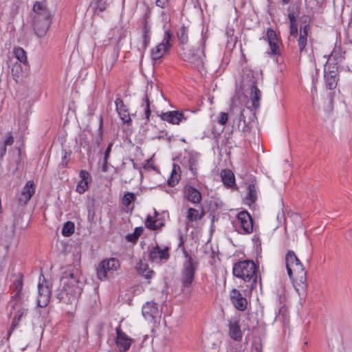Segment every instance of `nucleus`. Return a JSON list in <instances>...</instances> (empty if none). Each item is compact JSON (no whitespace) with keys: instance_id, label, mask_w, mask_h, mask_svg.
<instances>
[{"instance_id":"1","label":"nucleus","mask_w":352,"mask_h":352,"mask_svg":"<svg viewBox=\"0 0 352 352\" xmlns=\"http://www.w3.org/2000/svg\"><path fill=\"white\" fill-rule=\"evenodd\" d=\"M61 283L63 287L57 294L58 298L65 304L74 302L80 294L82 287L78 271L77 270L65 271L61 278Z\"/></svg>"},{"instance_id":"2","label":"nucleus","mask_w":352,"mask_h":352,"mask_svg":"<svg viewBox=\"0 0 352 352\" xmlns=\"http://www.w3.org/2000/svg\"><path fill=\"white\" fill-rule=\"evenodd\" d=\"M23 287L22 280L16 278L10 286L12 291V299L11 314L13 316V324L15 326L28 313V305L22 298L21 289Z\"/></svg>"},{"instance_id":"3","label":"nucleus","mask_w":352,"mask_h":352,"mask_svg":"<svg viewBox=\"0 0 352 352\" xmlns=\"http://www.w3.org/2000/svg\"><path fill=\"white\" fill-rule=\"evenodd\" d=\"M285 262L289 278L297 283H305L306 281L305 270L293 251H288L285 256Z\"/></svg>"},{"instance_id":"4","label":"nucleus","mask_w":352,"mask_h":352,"mask_svg":"<svg viewBox=\"0 0 352 352\" xmlns=\"http://www.w3.org/2000/svg\"><path fill=\"white\" fill-rule=\"evenodd\" d=\"M186 261L184 262L181 271L180 282L182 283V291L183 293L189 292L191 287L197 267V263L193 260L192 256L184 251Z\"/></svg>"},{"instance_id":"5","label":"nucleus","mask_w":352,"mask_h":352,"mask_svg":"<svg viewBox=\"0 0 352 352\" xmlns=\"http://www.w3.org/2000/svg\"><path fill=\"white\" fill-rule=\"evenodd\" d=\"M233 275L244 281H252V287L256 282V266L254 261L245 260L237 262L232 269Z\"/></svg>"},{"instance_id":"6","label":"nucleus","mask_w":352,"mask_h":352,"mask_svg":"<svg viewBox=\"0 0 352 352\" xmlns=\"http://www.w3.org/2000/svg\"><path fill=\"white\" fill-rule=\"evenodd\" d=\"M206 38L201 37L196 46L184 52L182 54V59L190 63L196 68H200L204 65L205 56Z\"/></svg>"},{"instance_id":"7","label":"nucleus","mask_w":352,"mask_h":352,"mask_svg":"<svg viewBox=\"0 0 352 352\" xmlns=\"http://www.w3.org/2000/svg\"><path fill=\"white\" fill-rule=\"evenodd\" d=\"M173 35L170 30H166L161 43L151 50L150 56L154 66L159 65L162 58L168 53L173 45Z\"/></svg>"},{"instance_id":"8","label":"nucleus","mask_w":352,"mask_h":352,"mask_svg":"<svg viewBox=\"0 0 352 352\" xmlns=\"http://www.w3.org/2000/svg\"><path fill=\"white\" fill-rule=\"evenodd\" d=\"M120 267V263L118 259L116 258L104 259L97 268V277L100 280L110 278L115 275Z\"/></svg>"},{"instance_id":"9","label":"nucleus","mask_w":352,"mask_h":352,"mask_svg":"<svg viewBox=\"0 0 352 352\" xmlns=\"http://www.w3.org/2000/svg\"><path fill=\"white\" fill-rule=\"evenodd\" d=\"M234 226L241 234H250L253 232V220L248 211L238 213L234 221Z\"/></svg>"},{"instance_id":"10","label":"nucleus","mask_w":352,"mask_h":352,"mask_svg":"<svg viewBox=\"0 0 352 352\" xmlns=\"http://www.w3.org/2000/svg\"><path fill=\"white\" fill-rule=\"evenodd\" d=\"M116 344L120 352L127 351L133 342V339L129 337L119 326L116 328Z\"/></svg>"},{"instance_id":"11","label":"nucleus","mask_w":352,"mask_h":352,"mask_svg":"<svg viewBox=\"0 0 352 352\" xmlns=\"http://www.w3.org/2000/svg\"><path fill=\"white\" fill-rule=\"evenodd\" d=\"M185 200L194 205H198L202 200V195L199 190L190 185H186L183 190Z\"/></svg>"},{"instance_id":"12","label":"nucleus","mask_w":352,"mask_h":352,"mask_svg":"<svg viewBox=\"0 0 352 352\" xmlns=\"http://www.w3.org/2000/svg\"><path fill=\"white\" fill-rule=\"evenodd\" d=\"M51 18L52 16L41 17L39 19L34 18V28L38 36L42 37L46 34L51 24Z\"/></svg>"},{"instance_id":"13","label":"nucleus","mask_w":352,"mask_h":352,"mask_svg":"<svg viewBox=\"0 0 352 352\" xmlns=\"http://www.w3.org/2000/svg\"><path fill=\"white\" fill-rule=\"evenodd\" d=\"M36 191V185L32 180L28 181L23 188L18 200L19 204L25 205L34 195Z\"/></svg>"},{"instance_id":"14","label":"nucleus","mask_w":352,"mask_h":352,"mask_svg":"<svg viewBox=\"0 0 352 352\" xmlns=\"http://www.w3.org/2000/svg\"><path fill=\"white\" fill-rule=\"evenodd\" d=\"M230 298L233 306L239 311H244L247 308V300L243 297L241 292L236 289L230 291Z\"/></svg>"},{"instance_id":"15","label":"nucleus","mask_w":352,"mask_h":352,"mask_svg":"<svg viewBox=\"0 0 352 352\" xmlns=\"http://www.w3.org/2000/svg\"><path fill=\"white\" fill-rule=\"evenodd\" d=\"M140 32L142 42L138 50L143 53L148 46L151 38V27L146 19H144L142 22Z\"/></svg>"},{"instance_id":"16","label":"nucleus","mask_w":352,"mask_h":352,"mask_svg":"<svg viewBox=\"0 0 352 352\" xmlns=\"http://www.w3.org/2000/svg\"><path fill=\"white\" fill-rule=\"evenodd\" d=\"M337 66L329 67L328 65H324V78L326 85L329 89L335 88L337 85Z\"/></svg>"},{"instance_id":"17","label":"nucleus","mask_w":352,"mask_h":352,"mask_svg":"<svg viewBox=\"0 0 352 352\" xmlns=\"http://www.w3.org/2000/svg\"><path fill=\"white\" fill-rule=\"evenodd\" d=\"M169 257L168 248H160L158 245L154 247L149 253V258L153 263H160L167 260Z\"/></svg>"},{"instance_id":"18","label":"nucleus","mask_w":352,"mask_h":352,"mask_svg":"<svg viewBox=\"0 0 352 352\" xmlns=\"http://www.w3.org/2000/svg\"><path fill=\"white\" fill-rule=\"evenodd\" d=\"M162 120L168 122L172 124H179L183 120H186V118L184 113L179 111H170L166 113H162L160 115Z\"/></svg>"},{"instance_id":"19","label":"nucleus","mask_w":352,"mask_h":352,"mask_svg":"<svg viewBox=\"0 0 352 352\" xmlns=\"http://www.w3.org/2000/svg\"><path fill=\"white\" fill-rule=\"evenodd\" d=\"M267 37L272 54L274 55L280 54V42L278 41L275 31L269 28L267 31Z\"/></svg>"},{"instance_id":"20","label":"nucleus","mask_w":352,"mask_h":352,"mask_svg":"<svg viewBox=\"0 0 352 352\" xmlns=\"http://www.w3.org/2000/svg\"><path fill=\"white\" fill-rule=\"evenodd\" d=\"M115 104L116 111L123 123L130 124L131 123L130 114L122 100L120 97L116 98Z\"/></svg>"},{"instance_id":"21","label":"nucleus","mask_w":352,"mask_h":352,"mask_svg":"<svg viewBox=\"0 0 352 352\" xmlns=\"http://www.w3.org/2000/svg\"><path fill=\"white\" fill-rule=\"evenodd\" d=\"M79 177L80 180L76 186V191L80 194H83L89 188V184L91 182V177L90 174L85 170H82L80 172Z\"/></svg>"},{"instance_id":"22","label":"nucleus","mask_w":352,"mask_h":352,"mask_svg":"<svg viewBox=\"0 0 352 352\" xmlns=\"http://www.w3.org/2000/svg\"><path fill=\"white\" fill-rule=\"evenodd\" d=\"M51 290L47 285H38V305L41 307L47 306L50 301Z\"/></svg>"},{"instance_id":"23","label":"nucleus","mask_w":352,"mask_h":352,"mask_svg":"<svg viewBox=\"0 0 352 352\" xmlns=\"http://www.w3.org/2000/svg\"><path fill=\"white\" fill-rule=\"evenodd\" d=\"M143 316L147 319H153L159 314L157 305L153 302H148L143 305L142 309Z\"/></svg>"},{"instance_id":"24","label":"nucleus","mask_w":352,"mask_h":352,"mask_svg":"<svg viewBox=\"0 0 352 352\" xmlns=\"http://www.w3.org/2000/svg\"><path fill=\"white\" fill-rule=\"evenodd\" d=\"M228 333L230 337L235 341H241L242 340L243 333L238 320L230 322Z\"/></svg>"},{"instance_id":"25","label":"nucleus","mask_w":352,"mask_h":352,"mask_svg":"<svg viewBox=\"0 0 352 352\" xmlns=\"http://www.w3.org/2000/svg\"><path fill=\"white\" fill-rule=\"evenodd\" d=\"M309 30V25H305L300 30V35L298 39V46L300 52V56L305 51V47L307 44L308 32Z\"/></svg>"},{"instance_id":"26","label":"nucleus","mask_w":352,"mask_h":352,"mask_svg":"<svg viewBox=\"0 0 352 352\" xmlns=\"http://www.w3.org/2000/svg\"><path fill=\"white\" fill-rule=\"evenodd\" d=\"M343 58L344 57L340 49L336 47L329 56L324 65H328L329 67L337 66L338 67V64L342 62Z\"/></svg>"},{"instance_id":"27","label":"nucleus","mask_w":352,"mask_h":352,"mask_svg":"<svg viewBox=\"0 0 352 352\" xmlns=\"http://www.w3.org/2000/svg\"><path fill=\"white\" fill-rule=\"evenodd\" d=\"M33 10L34 12V18L39 19L41 17H49L51 16V14L47 8L45 2H36L34 5Z\"/></svg>"},{"instance_id":"28","label":"nucleus","mask_w":352,"mask_h":352,"mask_svg":"<svg viewBox=\"0 0 352 352\" xmlns=\"http://www.w3.org/2000/svg\"><path fill=\"white\" fill-rule=\"evenodd\" d=\"M27 69L28 67H24L23 63L19 62L14 63L11 68V73L14 80L16 82H19V80H21L23 75L24 71Z\"/></svg>"},{"instance_id":"29","label":"nucleus","mask_w":352,"mask_h":352,"mask_svg":"<svg viewBox=\"0 0 352 352\" xmlns=\"http://www.w3.org/2000/svg\"><path fill=\"white\" fill-rule=\"evenodd\" d=\"M221 177L226 186L232 188L235 186L234 175L230 170H223L221 173Z\"/></svg>"},{"instance_id":"30","label":"nucleus","mask_w":352,"mask_h":352,"mask_svg":"<svg viewBox=\"0 0 352 352\" xmlns=\"http://www.w3.org/2000/svg\"><path fill=\"white\" fill-rule=\"evenodd\" d=\"M203 209L189 208L186 212V219L189 222H194L200 220L204 217Z\"/></svg>"},{"instance_id":"31","label":"nucleus","mask_w":352,"mask_h":352,"mask_svg":"<svg viewBox=\"0 0 352 352\" xmlns=\"http://www.w3.org/2000/svg\"><path fill=\"white\" fill-rule=\"evenodd\" d=\"M138 272L144 276L146 279L149 280L154 274V272L148 268L146 263L140 261L136 265Z\"/></svg>"},{"instance_id":"32","label":"nucleus","mask_w":352,"mask_h":352,"mask_svg":"<svg viewBox=\"0 0 352 352\" xmlns=\"http://www.w3.org/2000/svg\"><path fill=\"white\" fill-rule=\"evenodd\" d=\"M184 163L186 164V166L188 167L189 170L194 175H196L197 173V157L195 155L188 153L187 157H184Z\"/></svg>"},{"instance_id":"33","label":"nucleus","mask_w":352,"mask_h":352,"mask_svg":"<svg viewBox=\"0 0 352 352\" xmlns=\"http://www.w3.org/2000/svg\"><path fill=\"white\" fill-rule=\"evenodd\" d=\"M113 145V142H111L109 144L107 148L103 153L102 162L101 164V170L103 173H107L109 169V160L111 152V148Z\"/></svg>"},{"instance_id":"34","label":"nucleus","mask_w":352,"mask_h":352,"mask_svg":"<svg viewBox=\"0 0 352 352\" xmlns=\"http://www.w3.org/2000/svg\"><path fill=\"white\" fill-rule=\"evenodd\" d=\"M257 199V188L254 184H250L248 187V194L245 197L246 203L250 206Z\"/></svg>"},{"instance_id":"35","label":"nucleus","mask_w":352,"mask_h":352,"mask_svg":"<svg viewBox=\"0 0 352 352\" xmlns=\"http://www.w3.org/2000/svg\"><path fill=\"white\" fill-rule=\"evenodd\" d=\"M14 54L15 58L19 60V63H23V66L28 67V62L25 51L21 47H16L14 50Z\"/></svg>"},{"instance_id":"36","label":"nucleus","mask_w":352,"mask_h":352,"mask_svg":"<svg viewBox=\"0 0 352 352\" xmlns=\"http://www.w3.org/2000/svg\"><path fill=\"white\" fill-rule=\"evenodd\" d=\"M179 170V166L173 165V168L170 178L168 179L169 186L174 187L180 180V174L177 172Z\"/></svg>"},{"instance_id":"37","label":"nucleus","mask_w":352,"mask_h":352,"mask_svg":"<svg viewBox=\"0 0 352 352\" xmlns=\"http://www.w3.org/2000/svg\"><path fill=\"white\" fill-rule=\"evenodd\" d=\"M260 98L261 91L255 85H252L250 88V98L254 108L258 107Z\"/></svg>"},{"instance_id":"38","label":"nucleus","mask_w":352,"mask_h":352,"mask_svg":"<svg viewBox=\"0 0 352 352\" xmlns=\"http://www.w3.org/2000/svg\"><path fill=\"white\" fill-rule=\"evenodd\" d=\"M144 224L146 228L152 230L158 229L160 225L158 221L155 220L154 217L150 214L147 215Z\"/></svg>"},{"instance_id":"39","label":"nucleus","mask_w":352,"mask_h":352,"mask_svg":"<svg viewBox=\"0 0 352 352\" xmlns=\"http://www.w3.org/2000/svg\"><path fill=\"white\" fill-rule=\"evenodd\" d=\"M142 106L144 107V120L145 123L148 122L149 121L150 115H151V109H150V102L149 99L146 95L144 98H143V102Z\"/></svg>"},{"instance_id":"40","label":"nucleus","mask_w":352,"mask_h":352,"mask_svg":"<svg viewBox=\"0 0 352 352\" xmlns=\"http://www.w3.org/2000/svg\"><path fill=\"white\" fill-rule=\"evenodd\" d=\"M74 232V223L72 221H67L62 229V234L65 236H71Z\"/></svg>"},{"instance_id":"41","label":"nucleus","mask_w":352,"mask_h":352,"mask_svg":"<svg viewBox=\"0 0 352 352\" xmlns=\"http://www.w3.org/2000/svg\"><path fill=\"white\" fill-rule=\"evenodd\" d=\"M177 37L181 43L185 44L188 42V30L186 27L182 26L179 28L177 33Z\"/></svg>"},{"instance_id":"42","label":"nucleus","mask_w":352,"mask_h":352,"mask_svg":"<svg viewBox=\"0 0 352 352\" xmlns=\"http://www.w3.org/2000/svg\"><path fill=\"white\" fill-rule=\"evenodd\" d=\"M135 200V195L133 192H126L122 199V203L125 207H129V205Z\"/></svg>"},{"instance_id":"43","label":"nucleus","mask_w":352,"mask_h":352,"mask_svg":"<svg viewBox=\"0 0 352 352\" xmlns=\"http://www.w3.org/2000/svg\"><path fill=\"white\" fill-rule=\"evenodd\" d=\"M143 231L144 229L142 227L135 228L133 234L126 236V239L131 242L135 241L142 234Z\"/></svg>"},{"instance_id":"44","label":"nucleus","mask_w":352,"mask_h":352,"mask_svg":"<svg viewBox=\"0 0 352 352\" xmlns=\"http://www.w3.org/2000/svg\"><path fill=\"white\" fill-rule=\"evenodd\" d=\"M95 6L96 11L102 12L107 8V0H95Z\"/></svg>"},{"instance_id":"45","label":"nucleus","mask_w":352,"mask_h":352,"mask_svg":"<svg viewBox=\"0 0 352 352\" xmlns=\"http://www.w3.org/2000/svg\"><path fill=\"white\" fill-rule=\"evenodd\" d=\"M14 142V138L11 133H8L5 137V139L3 140V145L5 146H10Z\"/></svg>"},{"instance_id":"46","label":"nucleus","mask_w":352,"mask_h":352,"mask_svg":"<svg viewBox=\"0 0 352 352\" xmlns=\"http://www.w3.org/2000/svg\"><path fill=\"white\" fill-rule=\"evenodd\" d=\"M228 119V114L225 112H221L219 115L218 122L221 125H225Z\"/></svg>"},{"instance_id":"47","label":"nucleus","mask_w":352,"mask_h":352,"mask_svg":"<svg viewBox=\"0 0 352 352\" xmlns=\"http://www.w3.org/2000/svg\"><path fill=\"white\" fill-rule=\"evenodd\" d=\"M290 36L296 37L298 34V25L297 23L290 24Z\"/></svg>"},{"instance_id":"48","label":"nucleus","mask_w":352,"mask_h":352,"mask_svg":"<svg viewBox=\"0 0 352 352\" xmlns=\"http://www.w3.org/2000/svg\"><path fill=\"white\" fill-rule=\"evenodd\" d=\"M244 111H245V109H243L241 112H240V114H239V116L238 118V121H239V124H238V127L239 128L240 127V125H241V122H243L244 124L245 123V116H244Z\"/></svg>"},{"instance_id":"49","label":"nucleus","mask_w":352,"mask_h":352,"mask_svg":"<svg viewBox=\"0 0 352 352\" xmlns=\"http://www.w3.org/2000/svg\"><path fill=\"white\" fill-rule=\"evenodd\" d=\"M168 3V0H157L156 5L161 8H165Z\"/></svg>"},{"instance_id":"50","label":"nucleus","mask_w":352,"mask_h":352,"mask_svg":"<svg viewBox=\"0 0 352 352\" xmlns=\"http://www.w3.org/2000/svg\"><path fill=\"white\" fill-rule=\"evenodd\" d=\"M67 153L65 152L64 155L62 157V164L63 166H67V163H68V160H67Z\"/></svg>"},{"instance_id":"51","label":"nucleus","mask_w":352,"mask_h":352,"mask_svg":"<svg viewBox=\"0 0 352 352\" xmlns=\"http://www.w3.org/2000/svg\"><path fill=\"white\" fill-rule=\"evenodd\" d=\"M6 153V146H5V145H3V144H2V145L0 147L1 157H3L5 155Z\"/></svg>"},{"instance_id":"52","label":"nucleus","mask_w":352,"mask_h":352,"mask_svg":"<svg viewBox=\"0 0 352 352\" xmlns=\"http://www.w3.org/2000/svg\"><path fill=\"white\" fill-rule=\"evenodd\" d=\"M289 16V23H290V24H291V23H297V22H296V17H295V16H294V14L290 13V14H289V16Z\"/></svg>"},{"instance_id":"53","label":"nucleus","mask_w":352,"mask_h":352,"mask_svg":"<svg viewBox=\"0 0 352 352\" xmlns=\"http://www.w3.org/2000/svg\"><path fill=\"white\" fill-rule=\"evenodd\" d=\"M256 352H262V347L260 346H256Z\"/></svg>"},{"instance_id":"54","label":"nucleus","mask_w":352,"mask_h":352,"mask_svg":"<svg viewBox=\"0 0 352 352\" xmlns=\"http://www.w3.org/2000/svg\"><path fill=\"white\" fill-rule=\"evenodd\" d=\"M291 0H282V2L284 3V4H287L289 3V2Z\"/></svg>"}]
</instances>
